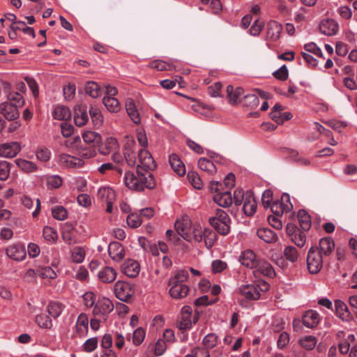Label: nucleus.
<instances>
[{"mask_svg": "<svg viewBox=\"0 0 357 357\" xmlns=\"http://www.w3.org/2000/svg\"><path fill=\"white\" fill-rule=\"evenodd\" d=\"M301 346L307 350H312L317 344V340L313 336H307L300 340Z\"/></svg>", "mask_w": 357, "mask_h": 357, "instance_id": "61", "label": "nucleus"}, {"mask_svg": "<svg viewBox=\"0 0 357 357\" xmlns=\"http://www.w3.org/2000/svg\"><path fill=\"white\" fill-rule=\"evenodd\" d=\"M98 198L102 203L107 204L106 211L112 213L113 210V203L116 200L115 192L109 187L100 188L98 191Z\"/></svg>", "mask_w": 357, "mask_h": 357, "instance_id": "7", "label": "nucleus"}, {"mask_svg": "<svg viewBox=\"0 0 357 357\" xmlns=\"http://www.w3.org/2000/svg\"><path fill=\"white\" fill-rule=\"evenodd\" d=\"M239 292L248 300H257L261 296L258 288L252 284L242 285L239 288Z\"/></svg>", "mask_w": 357, "mask_h": 357, "instance_id": "18", "label": "nucleus"}, {"mask_svg": "<svg viewBox=\"0 0 357 357\" xmlns=\"http://www.w3.org/2000/svg\"><path fill=\"white\" fill-rule=\"evenodd\" d=\"M169 164L173 170L179 176H182L185 173V165L176 154H172L169 158Z\"/></svg>", "mask_w": 357, "mask_h": 357, "instance_id": "33", "label": "nucleus"}, {"mask_svg": "<svg viewBox=\"0 0 357 357\" xmlns=\"http://www.w3.org/2000/svg\"><path fill=\"white\" fill-rule=\"evenodd\" d=\"M315 248L319 249V252H321V255L326 259L328 257L335 249V242L334 241L330 238H323L320 239L319 247H314Z\"/></svg>", "mask_w": 357, "mask_h": 357, "instance_id": "17", "label": "nucleus"}, {"mask_svg": "<svg viewBox=\"0 0 357 357\" xmlns=\"http://www.w3.org/2000/svg\"><path fill=\"white\" fill-rule=\"evenodd\" d=\"M298 220L303 231H308L311 227V218L307 212L305 210H300L298 213Z\"/></svg>", "mask_w": 357, "mask_h": 357, "instance_id": "37", "label": "nucleus"}, {"mask_svg": "<svg viewBox=\"0 0 357 357\" xmlns=\"http://www.w3.org/2000/svg\"><path fill=\"white\" fill-rule=\"evenodd\" d=\"M108 254L114 261H120L125 256L124 248L119 242H112L108 246Z\"/></svg>", "mask_w": 357, "mask_h": 357, "instance_id": "14", "label": "nucleus"}, {"mask_svg": "<svg viewBox=\"0 0 357 357\" xmlns=\"http://www.w3.org/2000/svg\"><path fill=\"white\" fill-rule=\"evenodd\" d=\"M85 91L93 98L99 97L101 94L100 86L95 82H88L85 86Z\"/></svg>", "mask_w": 357, "mask_h": 357, "instance_id": "43", "label": "nucleus"}, {"mask_svg": "<svg viewBox=\"0 0 357 357\" xmlns=\"http://www.w3.org/2000/svg\"><path fill=\"white\" fill-rule=\"evenodd\" d=\"M63 311V305L57 302H50L47 305V312L54 318L58 317Z\"/></svg>", "mask_w": 357, "mask_h": 357, "instance_id": "47", "label": "nucleus"}, {"mask_svg": "<svg viewBox=\"0 0 357 357\" xmlns=\"http://www.w3.org/2000/svg\"><path fill=\"white\" fill-rule=\"evenodd\" d=\"M227 93L229 102L231 105H236L240 102L241 97L243 95L244 91L241 87L234 88L231 85L227 86Z\"/></svg>", "mask_w": 357, "mask_h": 357, "instance_id": "24", "label": "nucleus"}, {"mask_svg": "<svg viewBox=\"0 0 357 357\" xmlns=\"http://www.w3.org/2000/svg\"><path fill=\"white\" fill-rule=\"evenodd\" d=\"M192 316L181 315L177 326L180 330H187L191 328L192 321L191 319Z\"/></svg>", "mask_w": 357, "mask_h": 357, "instance_id": "60", "label": "nucleus"}, {"mask_svg": "<svg viewBox=\"0 0 357 357\" xmlns=\"http://www.w3.org/2000/svg\"><path fill=\"white\" fill-rule=\"evenodd\" d=\"M207 248H211L216 241V234L210 229H204V236H202V241Z\"/></svg>", "mask_w": 357, "mask_h": 357, "instance_id": "46", "label": "nucleus"}, {"mask_svg": "<svg viewBox=\"0 0 357 357\" xmlns=\"http://www.w3.org/2000/svg\"><path fill=\"white\" fill-rule=\"evenodd\" d=\"M282 27L278 22L272 20L267 24L266 38L268 40L275 41L280 36Z\"/></svg>", "mask_w": 357, "mask_h": 357, "instance_id": "19", "label": "nucleus"}, {"mask_svg": "<svg viewBox=\"0 0 357 357\" xmlns=\"http://www.w3.org/2000/svg\"><path fill=\"white\" fill-rule=\"evenodd\" d=\"M53 217L58 220H64L68 218V211L62 206H58L52 208Z\"/></svg>", "mask_w": 357, "mask_h": 357, "instance_id": "52", "label": "nucleus"}, {"mask_svg": "<svg viewBox=\"0 0 357 357\" xmlns=\"http://www.w3.org/2000/svg\"><path fill=\"white\" fill-rule=\"evenodd\" d=\"M188 278V272L187 270H179L173 277H172L168 282L170 287L174 285L185 284L184 282Z\"/></svg>", "mask_w": 357, "mask_h": 357, "instance_id": "34", "label": "nucleus"}, {"mask_svg": "<svg viewBox=\"0 0 357 357\" xmlns=\"http://www.w3.org/2000/svg\"><path fill=\"white\" fill-rule=\"evenodd\" d=\"M114 310L112 302L107 298L98 299L93 307V313L94 315H106Z\"/></svg>", "mask_w": 357, "mask_h": 357, "instance_id": "9", "label": "nucleus"}, {"mask_svg": "<svg viewBox=\"0 0 357 357\" xmlns=\"http://www.w3.org/2000/svg\"><path fill=\"white\" fill-rule=\"evenodd\" d=\"M36 322L43 328L50 329L52 326V322L50 317L45 314H38L36 317Z\"/></svg>", "mask_w": 357, "mask_h": 357, "instance_id": "45", "label": "nucleus"}, {"mask_svg": "<svg viewBox=\"0 0 357 357\" xmlns=\"http://www.w3.org/2000/svg\"><path fill=\"white\" fill-rule=\"evenodd\" d=\"M43 237L46 241H54L57 238L56 231L51 227L46 226L43 229Z\"/></svg>", "mask_w": 357, "mask_h": 357, "instance_id": "64", "label": "nucleus"}, {"mask_svg": "<svg viewBox=\"0 0 357 357\" xmlns=\"http://www.w3.org/2000/svg\"><path fill=\"white\" fill-rule=\"evenodd\" d=\"M259 259H257L256 255L251 250H247L243 252L240 257L241 264L251 269L254 268Z\"/></svg>", "mask_w": 357, "mask_h": 357, "instance_id": "22", "label": "nucleus"}, {"mask_svg": "<svg viewBox=\"0 0 357 357\" xmlns=\"http://www.w3.org/2000/svg\"><path fill=\"white\" fill-rule=\"evenodd\" d=\"M285 259L291 263H294L298 260V252L293 245L286 246L283 251Z\"/></svg>", "mask_w": 357, "mask_h": 357, "instance_id": "42", "label": "nucleus"}, {"mask_svg": "<svg viewBox=\"0 0 357 357\" xmlns=\"http://www.w3.org/2000/svg\"><path fill=\"white\" fill-rule=\"evenodd\" d=\"M140 271V266L137 261L132 259L126 260L122 265V271L130 278L137 277Z\"/></svg>", "mask_w": 357, "mask_h": 357, "instance_id": "15", "label": "nucleus"}, {"mask_svg": "<svg viewBox=\"0 0 357 357\" xmlns=\"http://www.w3.org/2000/svg\"><path fill=\"white\" fill-rule=\"evenodd\" d=\"M188 235L190 238L186 239L187 241L202 242V236H204V229L203 230L199 225H195L191 227V231L188 233Z\"/></svg>", "mask_w": 357, "mask_h": 357, "instance_id": "39", "label": "nucleus"}, {"mask_svg": "<svg viewBox=\"0 0 357 357\" xmlns=\"http://www.w3.org/2000/svg\"><path fill=\"white\" fill-rule=\"evenodd\" d=\"M292 208L293 205L290 202L289 195L287 194H283L280 201L273 202L271 209L275 215L280 216L284 213L290 211Z\"/></svg>", "mask_w": 357, "mask_h": 357, "instance_id": "6", "label": "nucleus"}, {"mask_svg": "<svg viewBox=\"0 0 357 357\" xmlns=\"http://www.w3.org/2000/svg\"><path fill=\"white\" fill-rule=\"evenodd\" d=\"M84 142L89 144L90 147L95 148L102 140L101 136L98 132L93 131H86L82 134Z\"/></svg>", "mask_w": 357, "mask_h": 357, "instance_id": "27", "label": "nucleus"}, {"mask_svg": "<svg viewBox=\"0 0 357 357\" xmlns=\"http://www.w3.org/2000/svg\"><path fill=\"white\" fill-rule=\"evenodd\" d=\"M88 324L89 320L87 316L84 314H81L78 317L76 323L77 332L80 335L84 334L88 331Z\"/></svg>", "mask_w": 357, "mask_h": 357, "instance_id": "41", "label": "nucleus"}, {"mask_svg": "<svg viewBox=\"0 0 357 357\" xmlns=\"http://www.w3.org/2000/svg\"><path fill=\"white\" fill-rule=\"evenodd\" d=\"M139 164L136 171L126 172L124 183L130 190L137 192L145 188L152 189L155 183L153 175L149 172L156 167V164L151 153L146 149H141L138 152Z\"/></svg>", "mask_w": 357, "mask_h": 357, "instance_id": "1", "label": "nucleus"}, {"mask_svg": "<svg viewBox=\"0 0 357 357\" xmlns=\"http://www.w3.org/2000/svg\"><path fill=\"white\" fill-rule=\"evenodd\" d=\"M304 231L298 230L291 238L292 241L299 248H303L306 242V235Z\"/></svg>", "mask_w": 357, "mask_h": 357, "instance_id": "54", "label": "nucleus"}, {"mask_svg": "<svg viewBox=\"0 0 357 357\" xmlns=\"http://www.w3.org/2000/svg\"><path fill=\"white\" fill-rule=\"evenodd\" d=\"M72 259L74 262L81 263L85 257V251L81 247H76L73 249L71 254Z\"/></svg>", "mask_w": 357, "mask_h": 357, "instance_id": "57", "label": "nucleus"}, {"mask_svg": "<svg viewBox=\"0 0 357 357\" xmlns=\"http://www.w3.org/2000/svg\"><path fill=\"white\" fill-rule=\"evenodd\" d=\"M118 147V142L115 138H109L105 143L102 144L99 146V152L103 155H109L110 153H113Z\"/></svg>", "mask_w": 357, "mask_h": 357, "instance_id": "32", "label": "nucleus"}, {"mask_svg": "<svg viewBox=\"0 0 357 357\" xmlns=\"http://www.w3.org/2000/svg\"><path fill=\"white\" fill-rule=\"evenodd\" d=\"M8 102H12L17 107L23 106L24 101L22 96L18 92H10L8 95Z\"/></svg>", "mask_w": 357, "mask_h": 357, "instance_id": "53", "label": "nucleus"}, {"mask_svg": "<svg viewBox=\"0 0 357 357\" xmlns=\"http://www.w3.org/2000/svg\"><path fill=\"white\" fill-rule=\"evenodd\" d=\"M62 238L68 244L77 243L75 229L71 225H66L62 231Z\"/></svg>", "mask_w": 357, "mask_h": 357, "instance_id": "38", "label": "nucleus"}, {"mask_svg": "<svg viewBox=\"0 0 357 357\" xmlns=\"http://www.w3.org/2000/svg\"><path fill=\"white\" fill-rule=\"evenodd\" d=\"M319 322V315L314 310H309L305 312L303 317V324L307 328H313Z\"/></svg>", "mask_w": 357, "mask_h": 357, "instance_id": "29", "label": "nucleus"}, {"mask_svg": "<svg viewBox=\"0 0 357 357\" xmlns=\"http://www.w3.org/2000/svg\"><path fill=\"white\" fill-rule=\"evenodd\" d=\"M257 236L268 243H275L278 239L277 234L268 228H260L257 231Z\"/></svg>", "mask_w": 357, "mask_h": 357, "instance_id": "28", "label": "nucleus"}, {"mask_svg": "<svg viewBox=\"0 0 357 357\" xmlns=\"http://www.w3.org/2000/svg\"><path fill=\"white\" fill-rule=\"evenodd\" d=\"M335 313L337 317L344 321H349L351 319V314L347 305L342 301L337 300L335 302Z\"/></svg>", "mask_w": 357, "mask_h": 357, "instance_id": "25", "label": "nucleus"}, {"mask_svg": "<svg viewBox=\"0 0 357 357\" xmlns=\"http://www.w3.org/2000/svg\"><path fill=\"white\" fill-rule=\"evenodd\" d=\"M188 178L192 186L198 190L203 188V183L199 174L195 172H190L188 174Z\"/></svg>", "mask_w": 357, "mask_h": 357, "instance_id": "51", "label": "nucleus"}, {"mask_svg": "<svg viewBox=\"0 0 357 357\" xmlns=\"http://www.w3.org/2000/svg\"><path fill=\"white\" fill-rule=\"evenodd\" d=\"M324 260L325 258L319 252L318 248L314 247L310 248L307 257V266L309 271L312 274L319 272Z\"/></svg>", "mask_w": 357, "mask_h": 357, "instance_id": "3", "label": "nucleus"}, {"mask_svg": "<svg viewBox=\"0 0 357 357\" xmlns=\"http://www.w3.org/2000/svg\"><path fill=\"white\" fill-rule=\"evenodd\" d=\"M102 102L110 112L116 113L121 109L119 101L114 97L105 96L102 99Z\"/></svg>", "mask_w": 357, "mask_h": 357, "instance_id": "36", "label": "nucleus"}, {"mask_svg": "<svg viewBox=\"0 0 357 357\" xmlns=\"http://www.w3.org/2000/svg\"><path fill=\"white\" fill-rule=\"evenodd\" d=\"M53 117L59 121H68L71 118V112L64 105H57L54 107Z\"/></svg>", "mask_w": 357, "mask_h": 357, "instance_id": "26", "label": "nucleus"}, {"mask_svg": "<svg viewBox=\"0 0 357 357\" xmlns=\"http://www.w3.org/2000/svg\"><path fill=\"white\" fill-rule=\"evenodd\" d=\"M126 222L130 227L137 228L142 225V220L139 214L131 213L127 216Z\"/></svg>", "mask_w": 357, "mask_h": 357, "instance_id": "48", "label": "nucleus"}, {"mask_svg": "<svg viewBox=\"0 0 357 357\" xmlns=\"http://www.w3.org/2000/svg\"><path fill=\"white\" fill-rule=\"evenodd\" d=\"M114 293L118 299L128 302L134 294V290L129 283L118 281L114 286Z\"/></svg>", "mask_w": 357, "mask_h": 357, "instance_id": "5", "label": "nucleus"}, {"mask_svg": "<svg viewBox=\"0 0 357 357\" xmlns=\"http://www.w3.org/2000/svg\"><path fill=\"white\" fill-rule=\"evenodd\" d=\"M338 24L333 20H323L319 24L320 31L326 36H333L338 31Z\"/></svg>", "mask_w": 357, "mask_h": 357, "instance_id": "20", "label": "nucleus"}, {"mask_svg": "<svg viewBox=\"0 0 357 357\" xmlns=\"http://www.w3.org/2000/svg\"><path fill=\"white\" fill-rule=\"evenodd\" d=\"M59 160L60 163L67 168L80 167L84 164L82 159L65 153L59 155Z\"/></svg>", "mask_w": 357, "mask_h": 357, "instance_id": "16", "label": "nucleus"}, {"mask_svg": "<svg viewBox=\"0 0 357 357\" xmlns=\"http://www.w3.org/2000/svg\"><path fill=\"white\" fill-rule=\"evenodd\" d=\"M62 178L57 175L50 176L46 178V184L48 189L58 188L62 185Z\"/></svg>", "mask_w": 357, "mask_h": 357, "instance_id": "50", "label": "nucleus"}, {"mask_svg": "<svg viewBox=\"0 0 357 357\" xmlns=\"http://www.w3.org/2000/svg\"><path fill=\"white\" fill-rule=\"evenodd\" d=\"M175 229L177 234L186 241L189 238L188 233L191 231V220L188 216L177 220L175 222Z\"/></svg>", "mask_w": 357, "mask_h": 357, "instance_id": "10", "label": "nucleus"}, {"mask_svg": "<svg viewBox=\"0 0 357 357\" xmlns=\"http://www.w3.org/2000/svg\"><path fill=\"white\" fill-rule=\"evenodd\" d=\"M213 200L219 206L225 208L230 206L233 202L231 192L229 190L215 194Z\"/></svg>", "mask_w": 357, "mask_h": 357, "instance_id": "23", "label": "nucleus"}, {"mask_svg": "<svg viewBox=\"0 0 357 357\" xmlns=\"http://www.w3.org/2000/svg\"><path fill=\"white\" fill-rule=\"evenodd\" d=\"M21 150V146L16 142L0 144V156L4 158H13Z\"/></svg>", "mask_w": 357, "mask_h": 357, "instance_id": "11", "label": "nucleus"}, {"mask_svg": "<svg viewBox=\"0 0 357 357\" xmlns=\"http://www.w3.org/2000/svg\"><path fill=\"white\" fill-rule=\"evenodd\" d=\"M234 201L236 205L243 204V210L247 216H252L255 213L257 204L251 192H243L241 190H235Z\"/></svg>", "mask_w": 357, "mask_h": 357, "instance_id": "2", "label": "nucleus"}, {"mask_svg": "<svg viewBox=\"0 0 357 357\" xmlns=\"http://www.w3.org/2000/svg\"><path fill=\"white\" fill-rule=\"evenodd\" d=\"M136 142L132 138H128L124 145L123 155L125 160L129 166H135L139 164L138 152L136 151Z\"/></svg>", "mask_w": 357, "mask_h": 357, "instance_id": "4", "label": "nucleus"}, {"mask_svg": "<svg viewBox=\"0 0 357 357\" xmlns=\"http://www.w3.org/2000/svg\"><path fill=\"white\" fill-rule=\"evenodd\" d=\"M218 342V336L214 333L206 335L203 339V344L206 349H212L215 347Z\"/></svg>", "mask_w": 357, "mask_h": 357, "instance_id": "58", "label": "nucleus"}, {"mask_svg": "<svg viewBox=\"0 0 357 357\" xmlns=\"http://www.w3.org/2000/svg\"><path fill=\"white\" fill-rule=\"evenodd\" d=\"M117 276L116 270L110 266H105L98 273L100 280L104 283H111L114 282Z\"/></svg>", "mask_w": 357, "mask_h": 357, "instance_id": "21", "label": "nucleus"}, {"mask_svg": "<svg viewBox=\"0 0 357 357\" xmlns=\"http://www.w3.org/2000/svg\"><path fill=\"white\" fill-rule=\"evenodd\" d=\"M149 67L160 71L172 70L174 66L162 60H154L149 63Z\"/></svg>", "mask_w": 357, "mask_h": 357, "instance_id": "44", "label": "nucleus"}, {"mask_svg": "<svg viewBox=\"0 0 357 357\" xmlns=\"http://www.w3.org/2000/svg\"><path fill=\"white\" fill-rule=\"evenodd\" d=\"M98 340L97 337L89 338L83 344V349L86 352H92L98 346Z\"/></svg>", "mask_w": 357, "mask_h": 357, "instance_id": "63", "label": "nucleus"}, {"mask_svg": "<svg viewBox=\"0 0 357 357\" xmlns=\"http://www.w3.org/2000/svg\"><path fill=\"white\" fill-rule=\"evenodd\" d=\"M209 223L221 235H227L230 231V222H217L214 218H209Z\"/></svg>", "mask_w": 357, "mask_h": 357, "instance_id": "35", "label": "nucleus"}, {"mask_svg": "<svg viewBox=\"0 0 357 357\" xmlns=\"http://www.w3.org/2000/svg\"><path fill=\"white\" fill-rule=\"evenodd\" d=\"M1 114L8 120L12 121L19 117L17 107L8 101L2 102L0 105Z\"/></svg>", "mask_w": 357, "mask_h": 357, "instance_id": "12", "label": "nucleus"}, {"mask_svg": "<svg viewBox=\"0 0 357 357\" xmlns=\"http://www.w3.org/2000/svg\"><path fill=\"white\" fill-rule=\"evenodd\" d=\"M259 103V98L255 94H248L244 96L243 104L245 106L254 108L257 107Z\"/></svg>", "mask_w": 357, "mask_h": 357, "instance_id": "59", "label": "nucleus"}, {"mask_svg": "<svg viewBox=\"0 0 357 357\" xmlns=\"http://www.w3.org/2000/svg\"><path fill=\"white\" fill-rule=\"evenodd\" d=\"M16 163L22 170L26 172H32L37 169V166L31 161L20 159L16 160Z\"/></svg>", "mask_w": 357, "mask_h": 357, "instance_id": "49", "label": "nucleus"}, {"mask_svg": "<svg viewBox=\"0 0 357 357\" xmlns=\"http://www.w3.org/2000/svg\"><path fill=\"white\" fill-rule=\"evenodd\" d=\"M6 252L9 258L15 261L24 260L26 255L24 245L20 243L8 246Z\"/></svg>", "mask_w": 357, "mask_h": 357, "instance_id": "8", "label": "nucleus"}, {"mask_svg": "<svg viewBox=\"0 0 357 357\" xmlns=\"http://www.w3.org/2000/svg\"><path fill=\"white\" fill-rule=\"evenodd\" d=\"M91 118L96 126H100L103 122V118L100 111L94 107H91L89 110Z\"/></svg>", "mask_w": 357, "mask_h": 357, "instance_id": "55", "label": "nucleus"}, {"mask_svg": "<svg viewBox=\"0 0 357 357\" xmlns=\"http://www.w3.org/2000/svg\"><path fill=\"white\" fill-rule=\"evenodd\" d=\"M145 330L142 327H139L135 330L132 335L133 344L136 346L141 344L145 338Z\"/></svg>", "mask_w": 357, "mask_h": 357, "instance_id": "56", "label": "nucleus"}, {"mask_svg": "<svg viewBox=\"0 0 357 357\" xmlns=\"http://www.w3.org/2000/svg\"><path fill=\"white\" fill-rule=\"evenodd\" d=\"M10 171V164L6 161L0 162V180L5 181L8 178Z\"/></svg>", "mask_w": 357, "mask_h": 357, "instance_id": "62", "label": "nucleus"}, {"mask_svg": "<svg viewBox=\"0 0 357 357\" xmlns=\"http://www.w3.org/2000/svg\"><path fill=\"white\" fill-rule=\"evenodd\" d=\"M169 294L174 299H182L188 295L189 287L186 284L174 285L169 289Z\"/></svg>", "mask_w": 357, "mask_h": 357, "instance_id": "30", "label": "nucleus"}, {"mask_svg": "<svg viewBox=\"0 0 357 357\" xmlns=\"http://www.w3.org/2000/svg\"><path fill=\"white\" fill-rule=\"evenodd\" d=\"M89 121L86 109L82 107H77L75 109L74 121L76 126L81 127Z\"/></svg>", "mask_w": 357, "mask_h": 357, "instance_id": "31", "label": "nucleus"}, {"mask_svg": "<svg viewBox=\"0 0 357 357\" xmlns=\"http://www.w3.org/2000/svg\"><path fill=\"white\" fill-rule=\"evenodd\" d=\"M198 166L200 169L210 174H213L216 172V167L213 162L205 158H202L198 161Z\"/></svg>", "mask_w": 357, "mask_h": 357, "instance_id": "40", "label": "nucleus"}, {"mask_svg": "<svg viewBox=\"0 0 357 357\" xmlns=\"http://www.w3.org/2000/svg\"><path fill=\"white\" fill-rule=\"evenodd\" d=\"M254 269L255 275L261 274L269 278H273L275 275V272L272 266L263 259H259Z\"/></svg>", "mask_w": 357, "mask_h": 357, "instance_id": "13", "label": "nucleus"}]
</instances>
